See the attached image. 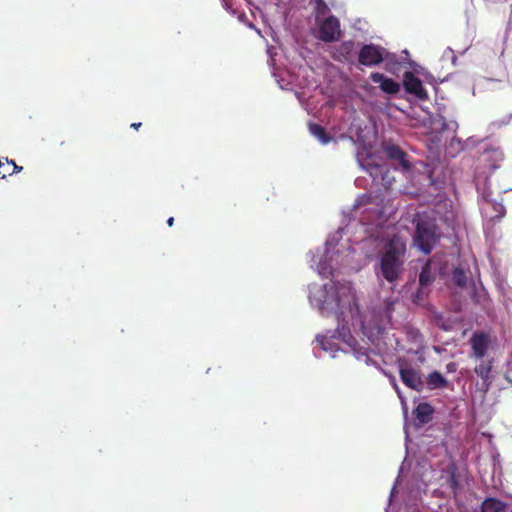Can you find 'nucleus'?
Segmentation results:
<instances>
[{
	"instance_id": "obj_1",
	"label": "nucleus",
	"mask_w": 512,
	"mask_h": 512,
	"mask_svg": "<svg viewBox=\"0 0 512 512\" xmlns=\"http://www.w3.org/2000/svg\"><path fill=\"white\" fill-rule=\"evenodd\" d=\"M308 299L310 305L322 316L335 315L337 319L336 329L316 335L315 342L319 347L313 348L316 358L322 357L321 351L328 353L331 358H336L340 351L351 353L357 361L374 366L385 374L379 361L373 357L378 356L375 350L361 346L355 336L362 334L371 343H375L391 323L396 303L394 299H385L383 313L374 311L369 320L359 305L355 288L349 281L312 283L308 286Z\"/></svg>"
},
{
	"instance_id": "obj_2",
	"label": "nucleus",
	"mask_w": 512,
	"mask_h": 512,
	"mask_svg": "<svg viewBox=\"0 0 512 512\" xmlns=\"http://www.w3.org/2000/svg\"><path fill=\"white\" fill-rule=\"evenodd\" d=\"M359 224L356 219L349 218L345 226H340L334 234L327 238L323 247L310 251V268L320 276L328 278L333 277L342 269L352 267L355 249L348 243L341 242V240L344 234H349L350 229Z\"/></svg>"
},
{
	"instance_id": "obj_3",
	"label": "nucleus",
	"mask_w": 512,
	"mask_h": 512,
	"mask_svg": "<svg viewBox=\"0 0 512 512\" xmlns=\"http://www.w3.org/2000/svg\"><path fill=\"white\" fill-rule=\"evenodd\" d=\"M406 241L398 235L387 241L377 256L374 271L378 279L395 284L405 271Z\"/></svg>"
},
{
	"instance_id": "obj_4",
	"label": "nucleus",
	"mask_w": 512,
	"mask_h": 512,
	"mask_svg": "<svg viewBox=\"0 0 512 512\" xmlns=\"http://www.w3.org/2000/svg\"><path fill=\"white\" fill-rule=\"evenodd\" d=\"M413 224L415 226L412 236L413 246L426 255L430 254L440 239L434 220L427 215L416 213Z\"/></svg>"
},
{
	"instance_id": "obj_5",
	"label": "nucleus",
	"mask_w": 512,
	"mask_h": 512,
	"mask_svg": "<svg viewBox=\"0 0 512 512\" xmlns=\"http://www.w3.org/2000/svg\"><path fill=\"white\" fill-rule=\"evenodd\" d=\"M357 161L360 167L369 175L373 185L388 189L395 181L386 163H380L370 155L363 158L360 151L357 153Z\"/></svg>"
},
{
	"instance_id": "obj_6",
	"label": "nucleus",
	"mask_w": 512,
	"mask_h": 512,
	"mask_svg": "<svg viewBox=\"0 0 512 512\" xmlns=\"http://www.w3.org/2000/svg\"><path fill=\"white\" fill-rule=\"evenodd\" d=\"M390 53L382 46L369 43L363 44L358 52V61L361 65L373 67L389 59Z\"/></svg>"
},
{
	"instance_id": "obj_7",
	"label": "nucleus",
	"mask_w": 512,
	"mask_h": 512,
	"mask_svg": "<svg viewBox=\"0 0 512 512\" xmlns=\"http://www.w3.org/2000/svg\"><path fill=\"white\" fill-rule=\"evenodd\" d=\"M319 24L318 38L324 42H334L340 35V22L337 17L330 15L323 20H317Z\"/></svg>"
},
{
	"instance_id": "obj_8",
	"label": "nucleus",
	"mask_w": 512,
	"mask_h": 512,
	"mask_svg": "<svg viewBox=\"0 0 512 512\" xmlns=\"http://www.w3.org/2000/svg\"><path fill=\"white\" fill-rule=\"evenodd\" d=\"M401 381L408 388L417 392H422L425 389V381L419 369L411 366H401L399 369Z\"/></svg>"
},
{
	"instance_id": "obj_9",
	"label": "nucleus",
	"mask_w": 512,
	"mask_h": 512,
	"mask_svg": "<svg viewBox=\"0 0 512 512\" xmlns=\"http://www.w3.org/2000/svg\"><path fill=\"white\" fill-rule=\"evenodd\" d=\"M403 87L406 93L414 96L418 100H426L428 98L422 81L416 77L413 72H406L403 77Z\"/></svg>"
},
{
	"instance_id": "obj_10",
	"label": "nucleus",
	"mask_w": 512,
	"mask_h": 512,
	"mask_svg": "<svg viewBox=\"0 0 512 512\" xmlns=\"http://www.w3.org/2000/svg\"><path fill=\"white\" fill-rule=\"evenodd\" d=\"M384 152L389 160L393 162L395 170L407 171L410 169V162L407 154L396 144H386Z\"/></svg>"
},
{
	"instance_id": "obj_11",
	"label": "nucleus",
	"mask_w": 512,
	"mask_h": 512,
	"mask_svg": "<svg viewBox=\"0 0 512 512\" xmlns=\"http://www.w3.org/2000/svg\"><path fill=\"white\" fill-rule=\"evenodd\" d=\"M480 160L487 164L489 169L495 171L504 160V153L499 146L486 144L481 152Z\"/></svg>"
},
{
	"instance_id": "obj_12",
	"label": "nucleus",
	"mask_w": 512,
	"mask_h": 512,
	"mask_svg": "<svg viewBox=\"0 0 512 512\" xmlns=\"http://www.w3.org/2000/svg\"><path fill=\"white\" fill-rule=\"evenodd\" d=\"M472 356L476 359H483L488 351L490 340L484 332H474L470 338Z\"/></svg>"
},
{
	"instance_id": "obj_13",
	"label": "nucleus",
	"mask_w": 512,
	"mask_h": 512,
	"mask_svg": "<svg viewBox=\"0 0 512 512\" xmlns=\"http://www.w3.org/2000/svg\"><path fill=\"white\" fill-rule=\"evenodd\" d=\"M370 79L373 83L379 84L380 89L387 94H397L401 89L397 81L379 72L371 73Z\"/></svg>"
},
{
	"instance_id": "obj_14",
	"label": "nucleus",
	"mask_w": 512,
	"mask_h": 512,
	"mask_svg": "<svg viewBox=\"0 0 512 512\" xmlns=\"http://www.w3.org/2000/svg\"><path fill=\"white\" fill-rule=\"evenodd\" d=\"M440 270L439 264L433 260H428L421 269L419 274V284L420 286H428L430 287Z\"/></svg>"
},
{
	"instance_id": "obj_15",
	"label": "nucleus",
	"mask_w": 512,
	"mask_h": 512,
	"mask_svg": "<svg viewBox=\"0 0 512 512\" xmlns=\"http://www.w3.org/2000/svg\"><path fill=\"white\" fill-rule=\"evenodd\" d=\"M509 505L496 498L486 497L474 512H508Z\"/></svg>"
},
{
	"instance_id": "obj_16",
	"label": "nucleus",
	"mask_w": 512,
	"mask_h": 512,
	"mask_svg": "<svg viewBox=\"0 0 512 512\" xmlns=\"http://www.w3.org/2000/svg\"><path fill=\"white\" fill-rule=\"evenodd\" d=\"M425 381V388L428 390H437V389H444L447 388L449 385V381L439 372V371H432L429 373Z\"/></svg>"
},
{
	"instance_id": "obj_17",
	"label": "nucleus",
	"mask_w": 512,
	"mask_h": 512,
	"mask_svg": "<svg viewBox=\"0 0 512 512\" xmlns=\"http://www.w3.org/2000/svg\"><path fill=\"white\" fill-rule=\"evenodd\" d=\"M434 412V407L428 402L419 403L413 411L416 419L422 425L427 424L432 420Z\"/></svg>"
},
{
	"instance_id": "obj_18",
	"label": "nucleus",
	"mask_w": 512,
	"mask_h": 512,
	"mask_svg": "<svg viewBox=\"0 0 512 512\" xmlns=\"http://www.w3.org/2000/svg\"><path fill=\"white\" fill-rule=\"evenodd\" d=\"M482 212L488 215L490 212L494 213L491 215V220L500 221L506 215V209L502 202L489 201L487 207H482Z\"/></svg>"
},
{
	"instance_id": "obj_19",
	"label": "nucleus",
	"mask_w": 512,
	"mask_h": 512,
	"mask_svg": "<svg viewBox=\"0 0 512 512\" xmlns=\"http://www.w3.org/2000/svg\"><path fill=\"white\" fill-rule=\"evenodd\" d=\"M493 366V360L482 361L479 365L474 368L475 373L483 381V385L488 389L491 384V371Z\"/></svg>"
},
{
	"instance_id": "obj_20",
	"label": "nucleus",
	"mask_w": 512,
	"mask_h": 512,
	"mask_svg": "<svg viewBox=\"0 0 512 512\" xmlns=\"http://www.w3.org/2000/svg\"><path fill=\"white\" fill-rule=\"evenodd\" d=\"M446 473V486L451 490V492L454 495H457L460 490V482L458 479L457 467L454 464L449 465L446 469Z\"/></svg>"
},
{
	"instance_id": "obj_21",
	"label": "nucleus",
	"mask_w": 512,
	"mask_h": 512,
	"mask_svg": "<svg viewBox=\"0 0 512 512\" xmlns=\"http://www.w3.org/2000/svg\"><path fill=\"white\" fill-rule=\"evenodd\" d=\"M309 131L311 135H313L321 144L327 145L333 140V137L330 136L325 128L317 123L309 124Z\"/></svg>"
},
{
	"instance_id": "obj_22",
	"label": "nucleus",
	"mask_w": 512,
	"mask_h": 512,
	"mask_svg": "<svg viewBox=\"0 0 512 512\" xmlns=\"http://www.w3.org/2000/svg\"><path fill=\"white\" fill-rule=\"evenodd\" d=\"M463 141L458 137H452L445 146V154L448 157L455 158L460 152L465 151Z\"/></svg>"
},
{
	"instance_id": "obj_23",
	"label": "nucleus",
	"mask_w": 512,
	"mask_h": 512,
	"mask_svg": "<svg viewBox=\"0 0 512 512\" xmlns=\"http://www.w3.org/2000/svg\"><path fill=\"white\" fill-rule=\"evenodd\" d=\"M23 170L22 166H18L14 160H6V163L0 161V179H4L7 175H13Z\"/></svg>"
},
{
	"instance_id": "obj_24",
	"label": "nucleus",
	"mask_w": 512,
	"mask_h": 512,
	"mask_svg": "<svg viewBox=\"0 0 512 512\" xmlns=\"http://www.w3.org/2000/svg\"><path fill=\"white\" fill-rule=\"evenodd\" d=\"M406 337L407 340L411 343L415 344L416 346L420 347L423 343V336L419 329L414 327H407L406 328Z\"/></svg>"
},
{
	"instance_id": "obj_25",
	"label": "nucleus",
	"mask_w": 512,
	"mask_h": 512,
	"mask_svg": "<svg viewBox=\"0 0 512 512\" xmlns=\"http://www.w3.org/2000/svg\"><path fill=\"white\" fill-rule=\"evenodd\" d=\"M309 3L314 6L317 20L329 12V7L324 0H309Z\"/></svg>"
},
{
	"instance_id": "obj_26",
	"label": "nucleus",
	"mask_w": 512,
	"mask_h": 512,
	"mask_svg": "<svg viewBox=\"0 0 512 512\" xmlns=\"http://www.w3.org/2000/svg\"><path fill=\"white\" fill-rule=\"evenodd\" d=\"M451 278L453 283L456 284L458 287H464L467 283L466 273L460 267L454 268V270L452 271Z\"/></svg>"
},
{
	"instance_id": "obj_27",
	"label": "nucleus",
	"mask_w": 512,
	"mask_h": 512,
	"mask_svg": "<svg viewBox=\"0 0 512 512\" xmlns=\"http://www.w3.org/2000/svg\"><path fill=\"white\" fill-rule=\"evenodd\" d=\"M429 291H430V287L419 285L417 291L415 293H413V295H412L413 302L416 304L422 303L425 300V298L428 296Z\"/></svg>"
},
{
	"instance_id": "obj_28",
	"label": "nucleus",
	"mask_w": 512,
	"mask_h": 512,
	"mask_svg": "<svg viewBox=\"0 0 512 512\" xmlns=\"http://www.w3.org/2000/svg\"><path fill=\"white\" fill-rule=\"evenodd\" d=\"M512 119V113L509 114V115H506L504 116L503 118H501L500 120H495V121H492L489 126H488V130L490 132H493L494 130L496 129H500L506 125H508L510 123Z\"/></svg>"
},
{
	"instance_id": "obj_29",
	"label": "nucleus",
	"mask_w": 512,
	"mask_h": 512,
	"mask_svg": "<svg viewBox=\"0 0 512 512\" xmlns=\"http://www.w3.org/2000/svg\"><path fill=\"white\" fill-rule=\"evenodd\" d=\"M481 142H483V139L477 138L475 136H471L467 138L465 141H463V146L465 150L473 149L476 146H478Z\"/></svg>"
},
{
	"instance_id": "obj_30",
	"label": "nucleus",
	"mask_w": 512,
	"mask_h": 512,
	"mask_svg": "<svg viewBox=\"0 0 512 512\" xmlns=\"http://www.w3.org/2000/svg\"><path fill=\"white\" fill-rule=\"evenodd\" d=\"M477 191L479 193V198L481 200V208L482 207H487L488 206V202L489 201H493L491 198H490V192L486 191V189L484 188L483 190H480L479 187H477Z\"/></svg>"
},
{
	"instance_id": "obj_31",
	"label": "nucleus",
	"mask_w": 512,
	"mask_h": 512,
	"mask_svg": "<svg viewBox=\"0 0 512 512\" xmlns=\"http://www.w3.org/2000/svg\"><path fill=\"white\" fill-rule=\"evenodd\" d=\"M354 48V42L353 41H345L340 46V52L345 55V58H347V55H349Z\"/></svg>"
},
{
	"instance_id": "obj_32",
	"label": "nucleus",
	"mask_w": 512,
	"mask_h": 512,
	"mask_svg": "<svg viewBox=\"0 0 512 512\" xmlns=\"http://www.w3.org/2000/svg\"><path fill=\"white\" fill-rule=\"evenodd\" d=\"M238 19H239V21H240V22L244 23V24H245V25H247L249 28L255 29V30L257 31V33H258V34H260V31H259V30H257V29L254 27L253 23H251L250 21H248V18H247V16H246V14H245V13H240V14L238 15Z\"/></svg>"
},
{
	"instance_id": "obj_33",
	"label": "nucleus",
	"mask_w": 512,
	"mask_h": 512,
	"mask_svg": "<svg viewBox=\"0 0 512 512\" xmlns=\"http://www.w3.org/2000/svg\"><path fill=\"white\" fill-rule=\"evenodd\" d=\"M443 130H452L455 132L458 129V123L456 121L443 122L442 124Z\"/></svg>"
},
{
	"instance_id": "obj_34",
	"label": "nucleus",
	"mask_w": 512,
	"mask_h": 512,
	"mask_svg": "<svg viewBox=\"0 0 512 512\" xmlns=\"http://www.w3.org/2000/svg\"><path fill=\"white\" fill-rule=\"evenodd\" d=\"M451 57L452 63L455 65L457 61V57L454 55V51L451 48H447L443 54V57Z\"/></svg>"
},
{
	"instance_id": "obj_35",
	"label": "nucleus",
	"mask_w": 512,
	"mask_h": 512,
	"mask_svg": "<svg viewBox=\"0 0 512 512\" xmlns=\"http://www.w3.org/2000/svg\"><path fill=\"white\" fill-rule=\"evenodd\" d=\"M391 382H392V385H393V387L395 388V390H396V392L398 394V397L400 398L401 402L404 404L405 403V399L402 396V393H401V391H400V389H399V387H398L394 377L391 378Z\"/></svg>"
},
{
	"instance_id": "obj_36",
	"label": "nucleus",
	"mask_w": 512,
	"mask_h": 512,
	"mask_svg": "<svg viewBox=\"0 0 512 512\" xmlns=\"http://www.w3.org/2000/svg\"><path fill=\"white\" fill-rule=\"evenodd\" d=\"M457 370V364L455 362H449L446 364V371L448 373H454Z\"/></svg>"
},
{
	"instance_id": "obj_37",
	"label": "nucleus",
	"mask_w": 512,
	"mask_h": 512,
	"mask_svg": "<svg viewBox=\"0 0 512 512\" xmlns=\"http://www.w3.org/2000/svg\"><path fill=\"white\" fill-rule=\"evenodd\" d=\"M365 181H366V180H365L364 178H362V177H358V178H356V179H355V184H356V186H358V187H363V186H364V182H365Z\"/></svg>"
},
{
	"instance_id": "obj_38",
	"label": "nucleus",
	"mask_w": 512,
	"mask_h": 512,
	"mask_svg": "<svg viewBox=\"0 0 512 512\" xmlns=\"http://www.w3.org/2000/svg\"><path fill=\"white\" fill-rule=\"evenodd\" d=\"M399 477H400V476H398V477H397V479H396V481H395V484H394V486H393V488H392V490H391L390 497H389V502H391V501H392V498H393V496H394V494H395V491H396V485H397V483H398Z\"/></svg>"
},
{
	"instance_id": "obj_39",
	"label": "nucleus",
	"mask_w": 512,
	"mask_h": 512,
	"mask_svg": "<svg viewBox=\"0 0 512 512\" xmlns=\"http://www.w3.org/2000/svg\"><path fill=\"white\" fill-rule=\"evenodd\" d=\"M394 340H395V346L393 347L394 350H402V347L400 346V341L397 338H395Z\"/></svg>"
},
{
	"instance_id": "obj_40",
	"label": "nucleus",
	"mask_w": 512,
	"mask_h": 512,
	"mask_svg": "<svg viewBox=\"0 0 512 512\" xmlns=\"http://www.w3.org/2000/svg\"><path fill=\"white\" fill-rule=\"evenodd\" d=\"M141 123L138 122V123H132L131 124V128L135 129V130H138L140 127H141Z\"/></svg>"
},
{
	"instance_id": "obj_41",
	"label": "nucleus",
	"mask_w": 512,
	"mask_h": 512,
	"mask_svg": "<svg viewBox=\"0 0 512 512\" xmlns=\"http://www.w3.org/2000/svg\"><path fill=\"white\" fill-rule=\"evenodd\" d=\"M167 224H168V226H170V227H171V226H173V224H174V218H173V217H170V218L167 220Z\"/></svg>"
},
{
	"instance_id": "obj_42",
	"label": "nucleus",
	"mask_w": 512,
	"mask_h": 512,
	"mask_svg": "<svg viewBox=\"0 0 512 512\" xmlns=\"http://www.w3.org/2000/svg\"><path fill=\"white\" fill-rule=\"evenodd\" d=\"M365 197H366V195H362L359 199H362V198H365ZM361 203H362L361 200H357V202L355 204V207L361 205Z\"/></svg>"
},
{
	"instance_id": "obj_43",
	"label": "nucleus",
	"mask_w": 512,
	"mask_h": 512,
	"mask_svg": "<svg viewBox=\"0 0 512 512\" xmlns=\"http://www.w3.org/2000/svg\"><path fill=\"white\" fill-rule=\"evenodd\" d=\"M505 379H506L508 382L512 383V377H510L508 374H506V375H505Z\"/></svg>"
},
{
	"instance_id": "obj_44",
	"label": "nucleus",
	"mask_w": 512,
	"mask_h": 512,
	"mask_svg": "<svg viewBox=\"0 0 512 512\" xmlns=\"http://www.w3.org/2000/svg\"><path fill=\"white\" fill-rule=\"evenodd\" d=\"M11 166L13 167V164H9L7 166H5L4 168H2V170H5V169H8V171H11Z\"/></svg>"
},
{
	"instance_id": "obj_45",
	"label": "nucleus",
	"mask_w": 512,
	"mask_h": 512,
	"mask_svg": "<svg viewBox=\"0 0 512 512\" xmlns=\"http://www.w3.org/2000/svg\"><path fill=\"white\" fill-rule=\"evenodd\" d=\"M404 464H405V461L402 463L401 467H400V470H399V473H401L404 469Z\"/></svg>"
},
{
	"instance_id": "obj_46",
	"label": "nucleus",
	"mask_w": 512,
	"mask_h": 512,
	"mask_svg": "<svg viewBox=\"0 0 512 512\" xmlns=\"http://www.w3.org/2000/svg\"><path fill=\"white\" fill-rule=\"evenodd\" d=\"M272 74H273V76H274L275 78H277V74H276L275 70H273Z\"/></svg>"
},
{
	"instance_id": "obj_47",
	"label": "nucleus",
	"mask_w": 512,
	"mask_h": 512,
	"mask_svg": "<svg viewBox=\"0 0 512 512\" xmlns=\"http://www.w3.org/2000/svg\"><path fill=\"white\" fill-rule=\"evenodd\" d=\"M277 82L279 83L280 88H283V85L281 84L280 80H277Z\"/></svg>"
},
{
	"instance_id": "obj_48",
	"label": "nucleus",
	"mask_w": 512,
	"mask_h": 512,
	"mask_svg": "<svg viewBox=\"0 0 512 512\" xmlns=\"http://www.w3.org/2000/svg\"><path fill=\"white\" fill-rule=\"evenodd\" d=\"M225 9H226V11H229V7H228L227 3H226V6H225Z\"/></svg>"
},
{
	"instance_id": "obj_49",
	"label": "nucleus",
	"mask_w": 512,
	"mask_h": 512,
	"mask_svg": "<svg viewBox=\"0 0 512 512\" xmlns=\"http://www.w3.org/2000/svg\"><path fill=\"white\" fill-rule=\"evenodd\" d=\"M511 16H512V4H511ZM512 19V17H510V20Z\"/></svg>"
}]
</instances>
